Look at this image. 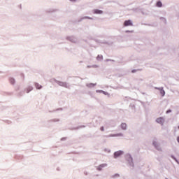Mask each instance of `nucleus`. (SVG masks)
I'll list each match as a JSON object with an SVG mask.
<instances>
[{"label":"nucleus","mask_w":179,"mask_h":179,"mask_svg":"<svg viewBox=\"0 0 179 179\" xmlns=\"http://www.w3.org/2000/svg\"><path fill=\"white\" fill-rule=\"evenodd\" d=\"M178 129H179V126L178 127Z\"/></svg>","instance_id":"c9c22d12"},{"label":"nucleus","mask_w":179,"mask_h":179,"mask_svg":"<svg viewBox=\"0 0 179 179\" xmlns=\"http://www.w3.org/2000/svg\"><path fill=\"white\" fill-rule=\"evenodd\" d=\"M100 131H101L102 132H104V127H101L100 128Z\"/></svg>","instance_id":"b1692460"},{"label":"nucleus","mask_w":179,"mask_h":179,"mask_svg":"<svg viewBox=\"0 0 179 179\" xmlns=\"http://www.w3.org/2000/svg\"><path fill=\"white\" fill-rule=\"evenodd\" d=\"M96 83H87L86 86L87 87H88V89H92L93 87H94V86H96Z\"/></svg>","instance_id":"4468645a"},{"label":"nucleus","mask_w":179,"mask_h":179,"mask_svg":"<svg viewBox=\"0 0 179 179\" xmlns=\"http://www.w3.org/2000/svg\"><path fill=\"white\" fill-rule=\"evenodd\" d=\"M35 87L36 88V89H41V85H40V84H38V83H36L35 84Z\"/></svg>","instance_id":"6ab92c4d"},{"label":"nucleus","mask_w":179,"mask_h":179,"mask_svg":"<svg viewBox=\"0 0 179 179\" xmlns=\"http://www.w3.org/2000/svg\"><path fill=\"white\" fill-rule=\"evenodd\" d=\"M66 40H68L69 41H71V43H74L75 44H76V43H78V38H76L73 36H67Z\"/></svg>","instance_id":"39448f33"},{"label":"nucleus","mask_w":179,"mask_h":179,"mask_svg":"<svg viewBox=\"0 0 179 179\" xmlns=\"http://www.w3.org/2000/svg\"><path fill=\"white\" fill-rule=\"evenodd\" d=\"M160 20L163 22V23H167V20L164 17H161Z\"/></svg>","instance_id":"f3484780"},{"label":"nucleus","mask_w":179,"mask_h":179,"mask_svg":"<svg viewBox=\"0 0 179 179\" xmlns=\"http://www.w3.org/2000/svg\"><path fill=\"white\" fill-rule=\"evenodd\" d=\"M92 13L94 15H103V13H104V11H103L101 10H99V9H94L92 10Z\"/></svg>","instance_id":"1a4fd4ad"},{"label":"nucleus","mask_w":179,"mask_h":179,"mask_svg":"<svg viewBox=\"0 0 179 179\" xmlns=\"http://www.w3.org/2000/svg\"><path fill=\"white\" fill-rule=\"evenodd\" d=\"M84 174H85V176H87V172H84Z\"/></svg>","instance_id":"473e14b6"},{"label":"nucleus","mask_w":179,"mask_h":179,"mask_svg":"<svg viewBox=\"0 0 179 179\" xmlns=\"http://www.w3.org/2000/svg\"><path fill=\"white\" fill-rule=\"evenodd\" d=\"M31 90H33V87H29V90L27 92V93H29V92H31Z\"/></svg>","instance_id":"a878e982"},{"label":"nucleus","mask_w":179,"mask_h":179,"mask_svg":"<svg viewBox=\"0 0 179 179\" xmlns=\"http://www.w3.org/2000/svg\"><path fill=\"white\" fill-rule=\"evenodd\" d=\"M106 167H107V164H101L96 167V170H98V171H101V170Z\"/></svg>","instance_id":"9d476101"},{"label":"nucleus","mask_w":179,"mask_h":179,"mask_svg":"<svg viewBox=\"0 0 179 179\" xmlns=\"http://www.w3.org/2000/svg\"><path fill=\"white\" fill-rule=\"evenodd\" d=\"M106 62H108V61H112V62H113V61H114V60H111V59H106Z\"/></svg>","instance_id":"7c9ffc66"},{"label":"nucleus","mask_w":179,"mask_h":179,"mask_svg":"<svg viewBox=\"0 0 179 179\" xmlns=\"http://www.w3.org/2000/svg\"><path fill=\"white\" fill-rule=\"evenodd\" d=\"M96 93H103V94H104L105 96H108V97H110L109 93L106 91L96 90Z\"/></svg>","instance_id":"ddd939ff"},{"label":"nucleus","mask_w":179,"mask_h":179,"mask_svg":"<svg viewBox=\"0 0 179 179\" xmlns=\"http://www.w3.org/2000/svg\"><path fill=\"white\" fill-rule=\"evenodd\" d=\"M156 123L159 124L162 127L164 125V122H166V118L163 117H159L156 119Z\"/></svg>","instance_id":"20e7f679"},{"label":"nucleus","mask_w":179,"mask_h":179,"mask_svg":"<svg viewBox=\"0 0 179 179\" xmlns=\"http://www.w3.org/2000/svg\"><path fill=\"white\" fill-rule=\"evenodd\" d=\"M166 179H167V178H166Z\"/></svg>","instance_id":"e433bc0d"},{"label":"nucleus","mask_w":179,"mask_h":179,"mask_svg":"<svg viewBox=\"0 0 179 179\" xmlns=\"http://www.w3.org/2000/svg\"><path fill=\"white\" fill-rule=\"evenodd\" d=\"M71 1V2H76V1H78V0H70Z\"/></svg>","instance_id":"c756f323"},{"label":"nucleus","mask_w":179,"mask_h":179,"mask_svg":"<svg viewBox=\"0 0 179 179\" xmlns=\"http://www.w3.org/2000/svg\"><path fill=\"white\" fill-rule=\"evenodd\" d=\"M96 59H97V61H101V59H103V55H99L96 57Z\"/></svg>","instance_id":"a211bd4d"},{"label":"nucleus","mask_w":179,"mask_h":179,"mask_svg":"<svg viewBox=\"0 0 179 179\" xmlns=\"http://www.w3.org/2000/svg\"><path fill=\"white\" fill-rule=\"evenodd\" d=\"M177 141H178V143H179V137L177 138Z\"/></svg>","instance_id":"72a5a7b5"},{"label":"nucleus","mask_w":179,"mask_h":179,"mask_svg":"<svg viewBox=\"0 0 179 179\" xmlns=\"http://www.w3.org/2000/svg\"><path fill=\"white\" fill-rule=\"evenodd\" d=\"M132 73H135V72H136V70L134 69L131 71Z\"/></svg>","instance_id":"c85d7f7f"},{"label":"nucleus","mask_w":179,"mask_h":179,"mask_svg":"<svg viewBox=\"0 0 179 179\" xmlns=\"http://www.w3.org/2000/svg\"><path fill=\"white\" fill-rule=\"evenodd\" d=\"M52 83H57L59 85V86H62V87H66V89H69V84L66 82H62V81H58L55 79H52L51 80Z\"/></svg>","instance_id":"f257e3e1"},{"label":"nucleus","mask_w":179,"mask_h":179,"mask_svg":"<svg viewBox=\"0 0 179 179\" xmlns=\"http://www.w3.org/2000/svg\"><path fill=\"white\" fill-rule=\"evenodd\" d=\"M85 19H89L90 20H94V18L92 17L85 16V17H81L80 20H79V22H82V20H85Z\"/></svg>","instance_id":"2eb2a0df"},{"label":"nucleus","mask_w":179,"mask_h":179,"mask_svg":"<svg viewBox=\"0 0 179 179\" xmlns=\"http://www.w3.org/2000/svg\"><path fill=\"white\" fill-rule=\"evenodd\" d=\"M61 141H65V138H62Z\"/></svg>","instance_id":"f704fd0d"},{"label":"nucleus","mask_w":179,"mask_h":179,"mask_svg":"<svg viewBox=\"0 0 179 179\" xmlns=\"http://www.w3.org/2000/svg\"><path fill=\"white\" fill-rule=\"evenodd\" d=\"M152 145L157 150H159V152H162V150H163V148H162V145H160L159 142L153 141Z\"/></svg>","instance_id":"7ed1b4c3"},{"label":"nucleus","mask_w":179,"mask_h":179,"mask_svg":"<svg viewBox=\"0 0 179 179\" xmlns=\"http://www.w3.org/2000/svg\"><path fill=\"white\" fill-rule=\"evenodd\" d=\"M171 157L172 159H173V160H175V162H176V163L178 164V160H177V159L176 158V157H174L173 155H171Z\"/></svg>","instance_id":"412c9836"},{"label":"nucleus","mask_w":179,"mask_h":179,"mask_svg":"<svg viewBox=\"0 0 179 179\" xmlns=\"http://www.w3.org/2000/svg\"><path fill=\"white\" fill-rule=\"evenodd\" d=\"M125 160L131 167H134V158L131 154L127 153L124 155Z\"/></svg>","instance_id":"f03ea898"},{"label":"nucleus","mask_w":179,"mask_h":179,"mask_svg":"<svg viewBox=\"0 0 179 179\" xmlns=\"http://www.w3.org/2000/svg\"><path fill=\"white\" fill-rule=\"evenodd\" d=\"M169 113H171V110H168L166 111V114H169Z\"/></svg>","instance_id":"cd10ccee"},{"label":"nucleus","mask_w":179,"mask_h":179,"mask_svg":"<svg viewBox=\"0 0 179 179\" xmlns=\"http://www.w3.org/2000/svg\"><path fill=\"white\" fill-rule=\"evenodd\" d=\"M92 68H99L98 65H92Z\"/></svg>","instance_id":"bb28decb"},{"label":"nucleus","mask_w":179,"mask_h":179,"mask_svg":"<svg viewBox=\"0 0 179 179\" xmlns=\"http://www.w3.org/2000/svg\"><path fill=\"white\" fill-rule=\"evenodd\" d=\"M155 89H156L157 90H159L160 92V94L162 96V97H164L165 94H166V92L164 91V90H163V87H155Z\"/></svg>","instance_id":"6e6552de"},{"label":"nucleus","mask_w":179,"mask_h":179,"mask_svg":"<svg viewBox=\"0 0 179 179\" xmlns=\"http://www.w3.org/2000/svg\"><path fill=\"white\" fill-rule=\"evenodd\" d=\"M124 155V151L122 150H118L114 152V159H118L120 156H122Z\"/></svg>","instance_id":"423d86ee"},{"label":"nucleus","mask_w":179,"mask_h":179,"mask_svg":"<svg viewBox=\"0 0 179 179\" xmlns=\"http://www.w3.org/2000/svg\"><path fill=\"white\" fill-rule=\"evenodd\" d=\"M133 25H134V24L132 23V21L131 20H126L124 22V26L125 27H127L128 26H133Z\"/></svg>","instance_id":"9b49d317"},{"label":"nucleus","mask_w":179,"mask_h":179,"mask_svg":"<svg viewBox=\"0 0 179 179\" xmlns=\"http://www.w3.org/2000/svg\"><path fill=\"white\" fill-rule=\"evenodd\" d=\"M115 177H120V174L116 173V174L112 176L113 178H115Z\"/></svg>","instance_id":"5701e85b"},{"label":"nucleus","mask_w":179,"mask_h":179,"mask_svg":"<svg viewBox=\"0 0 179 179\" xmlns=\"http://www.w3.org/2000/svg\"><path fill=\"white\" fill-rule=\"evenodd\" d=\"M120 128L122 131H127V129H128V125L127 123H122L120 124Z\"/></svg>","instance_id":"f8f14e48"},{"label":"nucleus","mask_w":179,"mask_h":179,"mask_svg":"<svg viewBox=\"0 0 179 179\" xmlns=\"http://www.w3.org/2000/svg\"><path fill=\"white\" fill-rule=\"evenodd\" d=\"M156 6H157V8H162L163 6V3H162V1H157L156 3Z\"/></svg>","instance_id":"dca6fc26"},{"label":"nucleus","mask_w":179,"mask_h":179,"mask_svg":"<svg viewBox=\"0 0 179 179\" xmlns=\"http://www.w3.org/2000/svg\"><path fill=\"white\" fill-rule=\"evenodd\" d=\"M10 83H11V85H14L15 84V79L14 78H10Z\"/></svg>","instance_id":"aec40b11"},{"label":"nucleus","mask_w":179,"mask_h":179,"mask_svg":"<svg viewBox=\"0 0 179 179\" xmlns=\"http://www.w3.org/2000/svg\"><path fill=\"white\" fill-rule=\"evenodd\" d=\"M125 33H134V31L127 30Z\"/></svg>","instance_id":"393cba45"},{"label":"nucleus","mask_w":179,"mask_h":179,"mask_svg":"<svg viewBox=\"0 0 179 179\" xmlns=\"http://www.w3.org/2000/svg\"><path fill=\"white\" fill-rule=\"evenodd\" d=\"M106 138H115V137H118V136H124V134L122 133H119V134H109L108 136H105Z\"/></svg>","instance_id":"0eeeda50"},{"label":"nucleus","mask_w":179,"mask_h":179,"mask_svg":"<svg viewBox=\"0 0 179 179\" xmlns=\"http://www.w3.org/2000/svg\"><path fill=\"white\" fill-rule=\"evenodd\" d=\"M104 152H107L108 153H110L111 152V150L108 149V148H105Z\"/></svg>","instance_id":"4be33fe9"},{"label":"nucleus","mask_w":179,"mask_h":179,"mask_svg":"<svg viewBox=\"0 0 179 179\" xmlns=\"http://www.w3.org/2000/svg\"><path fill=\"white\" fill-rule=\"evenodd\" d=\"M87 68H92V66H87Z\"/></svg>","instance_id":"2f4dec72"}]
</instances>
